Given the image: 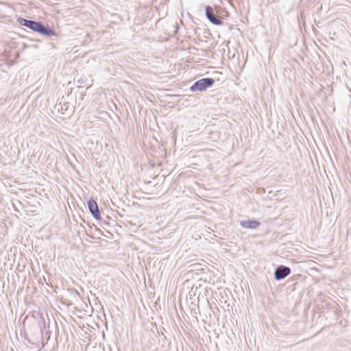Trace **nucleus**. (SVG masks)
Wrapping results in <instances>:
<instances>
[{"label":"nucleus","mask_w":351,"mask_h":351,"mask_svg":"<svg viewBox=\"0 0 351 351\" xmlns=\"http://www.w3.org/2000/svg\"><path fill=\"white\" fill-rule=\"evenodd\" d=\"M17 23L21 26H24L30 30L38 33L46 37L57 36L56 31L51 28L49 25H45L41 21H33L22 17H19L16 20Z\"/></svg>","instance_id":"nucleus-1"},{"label":"nucleus","mask_w":351,"mask_h":351,"mask_svg":"<svg viewBox=\"0 0 351 351\" xmlns=\"http://www.w3.org/2000/svg\"><path fill=\"white\" fill-rule=\"evenodd\" d=\"M215 83V80L211 77H205L200 79L193 83V84L190 87V90L191 92L196 91H204L208 88H210L213 86Z\"/></svg>","instance_id":"nucleus-2"},{"label":"nucleus","mask_w":351,"mask_h":351,"mask_svg":"<svg viewBox=\"0 0 351 351\" xmlns=\"http://www.w3.org/2000/svg\"><path fill=\"white\" fill-rule=\"evenodd\" d=\"M205 14L208 20L215 25H221L223 21L220 19L214 12L213 8L210 5L205 7Z\"/></svg>","instance_id":"nucleus-3"},{"label":"nucleus","mask_w":351,"mask_h":351,"mask_svg":"<svg viewBox=\"0 0 351 351\" xmlns=\"http://www.w3.org/2000/svg\"><path fill=\"white\" fill-rule=\"evenodd\" d=\"M291 273V269L285 265H278L274 272V278L276 280H281L289 276Z\"/></svg>","instance_id":"nucleus-4"},{"label":"nucleus","mask_w":351,"mask_h":351,"mask_svg":"<svg viewBox=\"0 0 351 351\" xmlns=\"http://www.w3.org/2000/svg\"><path fill=\"white\" fill-rule=\"evenodd\" d=\"M87 206L90 213L95 219L99 220L101 219L100 211L95 200L90 199L87 202Z\"/></svg>","instance_id":"nucleus-5"},{"label":"nucleus","mask_w":351,"mask_h":351,"mask_svg":"<svg viewBox=\"0 0 351 351\" xmlns=\"http://www.w3.org/2000/svg\"><path fill=\"white\" fill-rule=\"evenodd\" d=\"M240 224L244 228L256 229L261 225V223L256 219H247L241 221Z\"/></svg>","instance_id":"nucleus-6"}]
</instances>
